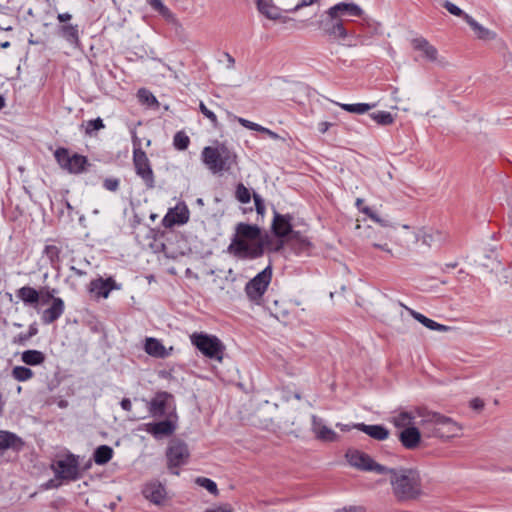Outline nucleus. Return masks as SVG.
<instances>
[{"instance_id":"nucleus-1","label":"nucleus","mask_w":512,"mask_h":512,"mask_svg":"<svg viewBox=\"0 0 512 512\" xmlns=\"http://www.w3.org/2000/svg\"><path fill=\"white\" fill-rule=\"evenodd\" d=\"M364 10L354 2H339L325 11V15L319 22V27L333 40H342L343 44L352 47L357 44V36L345 27V23L351 18H360Z\"/></svg>"},{"instance_id":"nucleus-2","label":"nucleus","mask_w":512,"mask_h":512,"mask_svg":"<svg viewBox=\"0 0 512 512\" xmlns=\"http://www.w3.org/2000/svg\"><path fill=\"white\" fill-rule=\"evenodd\" d=\"M260 236L261 228L258 225L240 222L235 227L227 252L238 259L260 258L265 251V242Z\"/></svg>"},{"instance_id":"nucleus-3","label":"nucleus","mask_w":512,"mask_h":512,"mask_svg":"<svg viewBox=\"0 0 512 512\" xmlns=\"http://www.w3.org/2000/svg\"><path fill=\"white\" fill-rule=\"evenodd\" d=\"M416 414L420 419L418 425L427 438L447 440L461 435L462 425L448 416L427 408H417Z\"/></svg>"},{"instance_id":"nucleus-4","label":"nucleus","mask_w":512,"mask_h":512,"mask_svg":"<svg viewBox=\"0 0 512 512\" xmlns=\"http://www.w3.org/2000/svg\"><path fill=\"white\" fill-rule=\"evenodd\" d=\"M389 482L394 497L400 502L416 500L422 494L421 477L415 469L391 470Z\"/></svg>"},{"instance_id":"nucleus-5","label":"nucleus","mask_w":512,"mask_h":512,"mask_svg":"<svg viewBox=\"0 0 512 512\" xmlns=\"http://www.w3.org/2000/svg\"><path fill=\"white\" fill-rule=\"evenodd\" d=\"M201 160L213 174L229 172L237 163L236 153L225 144L206 146L201 152Z\"/></svg>"},{"instance_id":"nucleus-6","label":"nucleus","mask_w":512,"mask_h":512,"mask_svg":"<svg viewBox=\"0 0 512 512\" xmlns=\"http://www.w3.org/2000/svg\"><path fill=\"white\" fill-rule=\"evenodd\" d=\"M190 341L206 358L222 362L226 347L216 335L194 332L190 335Z\"/></svg>"},{"instance_id":"nucleus-7","label":"nucleus","mask_w":512,"mask_h":512,"mask_svg":"<svg viewBox=\"0 0 512 512\" xmlns=\"http://www.w3.org/2000/svg\"><path fill=\"white\" fill-rule=\"evenodd\" d=\"M133 164L136 174L144 181L148 189L155 187L154 173L146 153L140 148L136 137L133 139Z\"/></svg>"},{"instance_id":"nucleus-8","label":"nucleus","mask_w":512,"mask_h":512,"mask_svg":"<svg viewBox=\"0 0 512 512\" xmlns=\"http://www.w3.org/2000/svg\"><path fill=\"white\" fill-rule=\"evenodd\" d=\"M272 279V267L268 265L247 282L245 293L250 301L259 304Z\"/></svg>"},{"instance_id":"nucleus-9","label":"nucleus","mask_w":512,"mask_h":512,"mask_svg":"<svg viewBox=\"0 0 512 512\" xmlns=\"http://www.w3.org/2000/svg\"><path fill=\"white\" fill-rule=\"evenodd\" d=\"M54 157L59 166L71 174H80L86 170L88 159L86 156L74 153L70 155L69 150L64 147L57 148Z\"/></svg>"},{"instance_id":"nucleus-10","label":"nucleus","mask_w":512,"mask_h":512,"mask_svg":"<svg viewBox=\"0 0 512 512\" xmlns=\"http://www.w3.org/2000/svg\"><path fill=\"white\" fill-rule=\"evenodd\" d=\"M57 479L64 481H76L81 478L78 456L68 454L59 459L53 465Z\"/></svg>"},{"instance_id":"nucleus-11","label":"nucleus","mask_w":512,"mask_h":512,"mask_svg":"<svg viewBox=\"0 0 512 512\" xmlns=\"http://www.w3.org/2000/svg\"><path fill=\"white\" fill-rule=\"evenodd\" d=\"M169 469H176L184 465L189 458L187 445L181 441L172 442L166 451Z\"/></svg>"},{"instance_id":"nucleus-12","label":"nucleus","mask_w":512,"mask_h":512,"mask_svg":"<svg viewBox=\"0 0 512 512\" xmlns=\"http://www.w3.org/2000/svg\"><path fill=\"white\" fill-rule=\"evenodd\" d=\"M292 220L293 217L290 214H281L274 210L271 224L272 233L277 238H285L290 234L292 235L294 233Z\"/></svg>"},{"instance_id":"nucleus-13","label":"nucleus","mask_w":512,"mask_h":512,"mask_svg":"<svg viewBox=\"0 0 512 512\" xmlns=\"http://www.w3.org/2000/svg\"><path fill=\"white\" fill-rule=\"evenodd\" d=\"M189 215L190 212L186 204L179 203L174 208L169 209L162 222L166 228L183 225L189 221Z\"/></svg>"},{"instance_id":"nucleus-14","label":"nucleus","mask_w":512,"mask_h":512,"mask_svg":"<svg viewBox=\"0 0 512 512\" xmlns=\"http://www.w3.org/2000/svg\"><path fill=\"white\" fill-rule=\"evenodd\" d=\"M311 430L315 434V437L323 442H336L339 439L338 434L327 427L323 419L316 415H312Z\"/></svg>"},{"instance_id":"nucleus-15","label":"nucleus","mask_w":512,"mask_h":512,"mask_svg":"<svg viewBox=\"0 0 512 512\" xmlns=\"http://www.w3.org/2000/svg\"><path fill=\"white\" fill-rule=\"evenodd\" d=\"M65 311V303L62 298L53 299L50 307L45 309L41 314V322L45 325H50L56 322Z\"/></svg>"},{"instance_id":"nucleus-16","label":"nucleus","mask_w":512,"mask_h":512,"mask_svg":"<svg viewBox=\"0 0 512 512\" xmlns=\"http://www.w3.org/2000/svg\"><path fill=\"white\" fill-rule=\"evenodd\" d=\"M346 458L352 467L362 471H369L374 461L368 454L359 450H349L346 453Z\"/></svg>"},{"instance_id":"nucleus-17","label":"nucleus","mask_w":512,"mask_h":512,"mask_svg":"<svg viewBox=\"0 0 512 512\" xmlns=\"http://www.w3.org/2000/svg\"><path fill=\"white\" fill-rule=\"evenodd\" d=\"M399 441L406 449H416L421 442V432L419 428L412 426L403 429L399 433Z\"/></svg>"},{"instance_id":"nucleus-18","label":"nucleus","mask_w":512,"mask_h":512,"mask_svg":"<svg viewBox=\"0 0 512 512\" xmlns=\"http://www.w3.org/2000/svg\"><path fill=\"white\" fill-rule=\"evenodd\" d=\"M25 443L18 435L13 432L0 430V451L11 449L19 452L23 449Z\"/></svg>"},{"instance_id":"nucleus-19","label":"nucleus","mask_w":512,"mask_h":512,"mask_svg":"<svg viewBox=\"0 0 512 512\" xmlns=\"http://www.w3.org/2000/svg\"><path fill=\"white\" fill-rule=\"evenodd\" d=\"M353 427L378 441L386 440L390 435L389 430L384 425L380 424L368 425L365 423H357L353 424Z\"/></svg>"},{"instance_id":"nucleus-20","label":"nucleus","mask_w":512,"mask_h":512,"mask_svg":"<svg viewBox=\"0 0 512 512\" xmlns=\"http://www.w3.org/2000/svg\"><path fill=\"white\" fill-rule=\"evenodd\" d=\"M175 425L170 420H163L160 422L147 423L145 430L153 435L155 438L163 436H170L175 431Z\"/></svg>"},{"instance_id":"nucleus-21","label":"nucleus","mask_w":512,"mask_h":512,"mask_svg":"<svg viewBox=\"0 0 512 512\" xmlns=\"http://www.w3.org/2000/svg\"><path fill=\"white\" fill-rule=\"evenodd\" d=\"M118 288L112 278H98L90 282V291L99 297L107 298L113 289Z\"/></svg>"},{"instance_id":"nucleus-22","label":"nucleus","mask_w":512,"mask_h":512,"mask_svg":"<svg viewBox=\"0 0 512 512\" xmlns=\"http://www.w3.org/2000/svg\"><path fill=\"white\" fill-rule=\"evenodd\" d=\"M412 46L415 50L422 52L423 57L428 61H436L438 50L435 46L431 45L428 40L423 37L415 38L412 40Z\"/></svg>"},{"instance_id":"nucleus-23","label":"nucleus","mask_w":512,"mask_h":512,"mask_svg":"<svg viewBox=\"0 0 512 512\" xmlns=\"http://www.w3.org/2000/svg\"><path fill=\"white\" fill-rule=\"evenodd\" d=\"M145 352L155 358H166L170 352L165 348L162 342L156 338L148 337L144 345Z\"/></svg>"},{"instance_id":"nucleus-24","label":"nucleus","mask_w":512,"mask_h":512,"mask_svg":"<svg viewBox=\"0 0 512 512\" xmlns=\"http://www.w3.org/2000/svg\"><path fill=\"white\" fill-rule=\"evenodd\" d=\"M144 497L154 504H160L166 495L165 488L160 483H149L143 489Z\"/></svg>"},{"instance_id":"nucleus-25","label":"nucleus","mask_w":512,"mask_h":512,"mask_svg":"<svg viewBox=\"0 0 512 512\" xmlns=\"http://www.w3.org/2000/svg\"><path fill=\"white\" fill-rule=\"evenodd\" d=\"M464 20L474 30L479 39L494 40L496 38V33L494 31L482 26L470 15L465 14Z\"/></svg>"},{"instance_id":"nucleus-26","label":"nucleus","mask_w":512,"mask_h":512,"mask_svg":"<svg viewBox=\"0 0 512 512\" xmlns=\"http://www.w3.org/2000/svg\"><path fill=\"white\" fill-rule=\"evenodd\" d=\"M58 34L71 45L80 42L78 25L63 24L58 28Z\"/></svg>"},{"instance_id":"nucleus-27","label":"nucleus","mask_w":512,"mask_h":512,"mask_svg":"<svg viewBox=\"0 0 512 512\" xmlns=\"http://www.w3.org/2000/svg\"><path fill=\"white\" fill-rule=\"evenodd\" d=\"M408 311L415 320H417L430 330L446 332L450 329L448 326L440 324L415 310L408 309Z\"/></svg>"},{"instance_id":"nucleus-28","label":"nucleus","mask_w":512,"mask_h":512,"mask_svg":"<svg viewBox=\"0 0 512 512\" xmlns=\"http://www.w3.org/2000/svg\"><path fill=\"white\" fill-rule=\"evenodd\" d=\"M45 354L39 350H26L21 353V361L29 366H38L44 363Z\"/></svg>"},{"instance_id":"nucleus-29","label":"nucleus","mask_w":512,"mask_h":512,"mask_svg":"<svg viewBox=\"0 0 512 512\" xmlns=\"http://www.w3.org/2000/svg\"><path fill=\"white\" fill-rule=\"evenodd\" d=\"M257 8L269 19L276 20L281 16L280 9L273 4L272 0H257Z\"/></svg>"},{"instance_id":"nucleus-30","label":"nucleus","mask_w":512,"mask_h":512,"mask_svg":"<svg viewBox=\"0 0 512 512\" xmlns=\"http://www.w3.org/2000/svg\"><path fill=\"white\" fill-rule=\"evenodd\" d=\"M167 393H160L149 402V412L152 416H163L166 409Z\"/></svg>"},{"instance_id":"nucleus-31","label":"nucleus","mask_w":512,"mask_h":512,"mask_svg":"<svg viewBox=\"0 0 512 512\" xmlns=\"http://www.w3.org/2000/svg\"><path fill=\"white\" fill-rule=\"evenodd\" d=\"M114 451L108 445L98 446L93 453V460L97 465L107 464L113 457Z\"/></svg>"},{"instance_id":"nucleus-32","label":"nucleus","mask_w":512,"mask_h":512,"mask_svg":"<svg viewBox=\"0 0 512 512\" xmlns=\"http://www.w3.org/2000/svg\"><path fill=\"white\" fill-rule=\"evenodd\" d=\"M17 296L25 303V304H36L40 300V293L35 288L30 286H23L17 290Z\"/></svg>"},{"instance_id":"nucleus-33","label":"nucleus","mask_w":512,"mask_h":512,"mask_svg":"<svg viewBox=\"0 0 512 512\" xmlns=\"http://www.w3.org/2000/svg\"><path fill=\"white\" fill-rule=\"evenodd\" d=\"M415 417H418L416 413L413 414L411 412L402 411L393 417L392 422L397 428L405 429L407 427H412L413 420L415 419Z\"/></svg>"},{"instance_id":"nucleus-34","label":"nucleus","mask_w":512,"mask_h":512,"mask_svg":"<svg viewBox=\"0 0 512 512\" xmlns=\"http://www.w3.org/2000/svg\"><path fill=\"white\" fill-rule=\"evenodd\" d=\"M60 253L61 249L53 244L46 245L43 254L49 260L51 266L55 269H58L60 262Z\"/></svg>"},{"instance_id":"nucleus-35","label":"nucleus","mask_w":512,"mask_h":512,"mask_svg":"<svg viewBox=\"0 0 512 512\" xmlns=\"http://www.w3.org/2000/svg\"><path fill=\"white\" fill-rule=\"evenodd\" d=\"M338 105L345 111L354 113V114H364L370 109L375 107V104H367V103H355V104H343L338 103Z\"/></svg>"},{"instance_id":"nucleus-36","label":"nucleus","mask_w":512,"mask_h":512,"mask_svg":"<svg viewBox=\"0 0 512 512\" xmlns=\"http://www.w3.org/2000/svg\"><path fill=\"white\" fill-rule=\"evenodd\" d=\"M12 376L15 380L24 382L32 379L34 372L26 366H15L12 369Z\"/></svg>"},{"instance_id":"nucleus-37","label":"nucleus","mask_w":512,"mask_h":512,"mask_svg":"<svg viewBox=\"0 0 512 512\" xmlns=\"http://www.w3.org/2000/svg\"><path fill=\"white\" fill-rule=\"evenodd\" d=\"M370 117L379 125H390L394 122L392 114L388 111H377L370 114Z\"/></svg>"},{"instance_id":"nucleus-38","label":"nucleus","mask_w":512,"mask_h":512,"mask_svg":"<svg viewBox=\"0 0 512 512\" xmlns=\"http://www.w3.org/2000/svg\"><path fill=\"white\" fill-rule=\"evenodd\" d=\"M235 198L243 204L249 203L251 200V194L249 189L242 183L236 186Z\"/></svg>"},{"instance_id":"nucleus-39","label":"nucleus","mask_w":512,"mask_h":512,"mask_svg":"<svg viewBox=\"0 0 512 512\" xmlns=\"http://www.w3.org/2000/svg\"><path fill=\"white\" fill-rule=\"evenodd\" d=\"M190 144L189 137L182 131L177 132L173 138V145L178 150H185Z\"/></svg>"},{"instance_id":"nucleus-40","label":"nucleus","mask_w":512,"mask_h":512,"mask_svg":"<svg viewBox=\"0 0 512 512\" xmlns=\"http://www.w3.org/2000/svg\"><path fill=\"white\" fill-rule=\"evenodd\" d=\"M40 300L41 303L47 304L49 302H53V299H58L59 297H56L55 295L58 293V290L56 288H50V287H43L40 291Z\"/></svg>"},{"instance_id":"nucleus-41","label":"nucleus","mask_w":512,"mask_h":512,"mask_svg":"<svg viewBox=\"0 0 512 512\" xmlns=\"http://www.w3.org/2000/svg\"><path fill=\"white\" fill-rule=\"evenodd\" d=\"M105 128V124L100 117L96 119L88 120L85 124V133L91 136L95 131Z\"/></svg>"},{"instance_id":"nucleus-42","label":"nucleus","mask_w":512,"mask_h":512,"mask_svg":"<svg viewBox=\"0 0 512 512\" xmlns=\"http://www.w3.org/2000/svg\"><path fill=\"white\" fill-rule=\"evenodd\" d=\"M195 482L205 488L208 492H210L211 494L213 495H217L218 494V488H217V484L211 480L210 478H206V477H198Z\"/></svg>"},{"instance_id":"nucleus-43","label":"nucleus","mask_w":512,"mask_h":512,"mask_svg":"<svg viewBox=\"0 0 512 512\" xmlns=\"http://www.w3.org/2000/svg\"><path fill=\"white\" fill-rule=\"evenodd\" d=\"M199 109H200L201 113L206 118H208L210 120L212 126L214 128H217L219 123H218L216 114L213 111H211L210 109H208L207 106L203 102H200Z\"/></svg>"},{"instance_id":"nucleus-44","label":"nucleus","mask_w":512,"mask_h":512,"mask_svg":"<svg viewBox=\"0 0 512 512\" xmlns=\"http://www.w3.org/2000/svg\"><path fill=\"white\" fill-rule=\"evenodd\" d=\"M292 239L298 243L297 249L299 252L306 251L311 246L310 241L306 237L301 236L299 232H294L292 234Z\"/></svg>"},{"instance_id":"nucleus-45","label":"nucleus","mask_w":512,"mask_h":512,"mask_svg":"<svg viewBox=\"0 0 512 512\" xmlns=\"http://www.w3.org/2000/svg\"><path fill=\"white\" fill-rule=\"evenodd\" d=\"M253 200L257 214L263 218L266 212V206L263 198L259 194L253 193Z\"/></svg>"},{"instance_id":"nucleus-46","label":"nucleus","mask_w":512,"mask_h":512,"mask_svg":"<svg viewBox=\"0 0 512 512\" xmlns=\"http://www.w3.org/2000/svg\"><path fill=\"white\" fill-rule=\"evenodd\" d=\"M237 121L245 128L249 129V130H253V131H257V132H261L263 130V126L257 124V123H254L250 120H247L245 118H241V117H238L237 118Z\"/></svg>"},{"instance_id":"nucleus-47","label":"nucleus","mask_w":512,"mask_h":512,"mask_svg":"<svg viewBox=\"0 0 512 512\" xmlns=\"http://www.w3.org/2000/svg\"><path fill=\"white\" fill-rule=\"evenodd\" d=\"M120 181L118 178H106L103 181V187L111 192H115L119 189Z\"/></svg>"},{"instance_id":"nucleus-48","label":"nucleus","mask_w":512,"mask_h":512,"mask_svg":"<svg viewBox=\"0 0 512 512\" xmlns=\"http://www.w3.org/2000/svg\"><path fill=\"white\" fill-rule=\"evenodd\" d=\"M443 6L452 15L459 16V17L460 16L464 17V15H465V13L457 5H455L454 3L450 2V1H445Z\"/></svg>"},{"instance_id":"nucleus-49","label":"nucleus","mask_w":512,"mask_h":512,"mask_svg":"<svg viewBox=\"0 0 512 512\" xmlns=\"http://www.w3.org/2000/svg\"><path fill=\"white\" fill-rule=\"evenodd\" d=\"M138 96L140 99L144 100V102H146L149 105L157 102L155 96L146 89H140L138 91Z\"/></svg>"},{"instance_id":"nucleus-50","label":"nucleus","mask_w":512,"mask_h":512,"mask_svg":"<svg viewBox=\"0 0 512 512\" xmlns=\"http://www.w3.org/2000/svg\"><path fill=\"white\" fill-rule=\"evenodd\" d=\"M364 214H366L372 221L379 223L382 226H385V221L382 220L370 207H364L361 210Z\"/></svg>"},{"instance_id":"nucleus-51","label":"nucleus","mask_w":512,"mask_h":512,"mask_svg":"<svg viewBox=\"0 0 512 512\" xmlns=\"http://www.w3.org/2000/svg\"><path fill=\"white\" fill-rule=\"evenodd\" d=\"M391 470H398V468H388L384 465L378 464L375 461H373L371 465V469L369 471H374L378 474H389Z\"/></svg>"},{"instance_id":"nucleus-52","label":"nucleus","mask_w":512,"mask_h":512,"mask_svg":"<svg viewBox=\"0 0 512 512\" xmlns=\"http://www.w3.org/2000/svg\"><path fill=\"white\" fill-rule=\"evenodd\" d=\"M30 339L31 337H28V334L23 332L14 337L13 343L17 345H26Z\"/></svg>"},{"instance_id":"nucleus-53","label":"nucleus","mask_w":512,"mask_h":512,"mask_svg":"<svg viewBox=\"0 0 512 512\" xmlns=\"http://www.w3.org/2000/svg\"><path fill=\"white\" fill-rule=\"evenodd\" d=\"M147 3L159 12L167 11L168 9L163 5L161 0H146Z\"/></svg>"},{"instance_id":"nucleus-54","label":"nucleus","mask_w":512,"mask_h":512,"mask_svg":"<svg viewBox=\"0 0 512 512\" xmlns=\"http://www.w3.org/2000/svg\"><path fill=\"white\" fill-rule=\"evenodd\" d=\"M336 512H366L363 506H348L338 509Z\"/></svg>"},{"instance_id":"nucleus-55","label":"nucleus","mask_w":512,"mask_h":512,"mask_svg":"<svg viewBox=\"0 0 512 512\" xmlns=\"http://www.w3.org/2000/svg\"><path fill=\"white\" fill-rule=\"evenodd\" d=\"M316 2V0H301L298 4L295 5V7L293 9H291L290 11L292 12H295V11H298L299 9L303 8V7H306V6H310L312 4H314Z\"/></svg>"},{"instance_id":"nucleus-56","label":"nucleus","mask_w":512,"mask_h":512,"mask_svg":"<svg viewBox=\"0 0 512 512\" xmlns=\"http://www.w3.org/2000/svg\"><path fill=\"white\" fill-rule=\"evenodd\" d=\"M261 133L266 134L267 136H269L271 139H274V140H279V139L284 140L277 133H275L274 131H272L266 127H263V130L261 131Z\"/></svg>"},{"instance_id":"nucleus-57","label":"nucleus","mask_w":512,"mask_h":512,"mask_svg":"<svg viewBox=\"0 0 512 512\" xmlns=\"http://www.w3.org/2000/svg\"><path fill=\"white\" fill-rule=\"evenodd\" d=\"M331 123L330 122H327V121H323V122H320L318 123V131L322 134L326 133L328 131V129L331 127Z\"/></svg>"},{"instance_id":"nucleus-58","label":"nucleus","mask_w":512,"mask_h":512,"mask_svg":"<svg viewBox=\"0 0 512 512\" xmlns=\"http://www.w3.org/2000/svg\"><path fill=\"white\" fill-rule=\"evenodd\" d=\"M72 19V15L68 12L65 13H59L57 15V20L61 23H65L67 21H70Z\"/></svg>"},{"instance_id":"nucleus-59","label":"nucleus","mask_w":512,"mask_h":512,"mask_svg":"<svg viewBox=\"0 0 512 512\" xmlns=\"http://www.w3.org/2000/svg\"><path fill=\"white\" fill-rule=\"evenodd\" d=\"M120 405H121V408L125 411H131V408H132V404H131V401L130 399L128 398H123L120 402Z\"/></svg>"},{"instance_id":"nucleus-60","label":"nucleus","mask_w":512,"mask_h":512,"mask_svg":"<svg viewBox=\"0 0 512 512\" xmlns=\"http://www.w3.org/2000/svg\"><path fill=\"white\" fill-rule=\"evenodd\" d=\"M470 404H471V407L475 410L482 409L484 406L483 401L479 398L473 399Z\"/></svg>"},{"instance_id":"nucleus-61","label":"nucleus","mask_w":512,"mask_h":512,"mask_svg":"<svg viewBox=\"0 0 512 512\" xmlns=\"http://www.w3.org/2000/svg\"><path fill=\"white\" fill-rule=\"evenodd\" d=\"M205 512H232V510L227 506H219L214 509H208Z\"/></svg>"},{"instance_id":"nucleus-62","label":"nucleus","mask_w":512,"mask_h":512,"mask_svg":"<svg viewBox=\"0 0 512 512\" xmlns=\"http://www.w3.org/2000/svg\"><path fill=\"white\" fill-rule=\"evenodd\" d=\"M26 333L28 334V337L32 338L33 336H35L38 333V328H37L36 324H31Z\"/></svg>"},{"instance_id":"nucleus-63","label":"nucleus","mask_w":512,"mask_h":512,"mask_svg":"<svg viewBox=\"0 0 512 512\" xmlns=\"http://www.w3.org/2000/svg\"><path fill=\"white\" fill-rule=\"evenodd\" d=\"M224 56L226 57L227 59V62H228V68L229 69H232L235 65V59L232 57V55H230L228 52H225L224 53Z\"/></svg>"},{"instance_id":"nucleus-64","label":"nucleus","mask_w":512,"mask_h":512,"mask_svg":"<svg viewBox=\"0 0 512 512\" xmlns=\"http://www.w3.org/2000/svg\"><path fill=\"white\" fill-rule=\"evenodd\" d=\"M70 270L78 277L85 276L87 273L84 270L78 269L75 266H71Z\"/></svg>"}]
</instances>
